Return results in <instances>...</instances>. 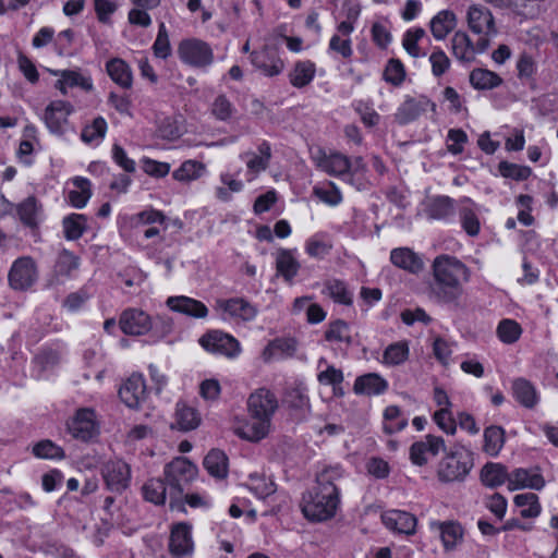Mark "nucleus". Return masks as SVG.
Wrapping results in <instances>:
<instances>
[{"label":"nucleus","mask_w":558,"mask_h":558,"mask_svg":"<svg viewBox=\"0 0 558 558\" xmlns=\"http://www.w3.org/2000/svg\"><path fill=\"white\" fill-rule=\"evenodd\" d=\"M341 475L339 468H327L317 474L316 485L303 495L301 502V509L306 519L322 522L336 514L340 496L335 482Z\"/></svg>","instance_id":"obj_1"},{"label":"nucleus","mask_w":558,"mask_h":558,"mask_svg":"<svg viewBox=\"0 0 558 558\" xmlns=\"http://www.w3.org/2000/svg\"><path fill=\"white\" fill-rule=\"evenodd\" d=\"M432 269V294L440 302L457 305L464 291L463 283L470 280L469 268L456 257L442 254L434 259Z\"/></svg>","instance_id":"obj_2"},{"label":"nucleus","mask_w":558,"mask_h":558,"mask_svg":"<svg viewBox=\"0 0 558 558\" xmlns=\"http://www.w3.org/2000/svg\"><path fill=\"white\" fill-rule=\"evenodd\" d=\"M197 473V466L184 457H178L166 464L163 474L169 487L170 499H179L196 478Z\"/></svg>","instance_id":"obj_3"},{"label":"nucleus","mask_w":558,"mask_h":558,"mask_svg":"<svg viewBox=\"0 0 558 558\" xmlns=\"http://www.w3.org/2000/svg\"><path fill=\"white\" fill-rule=\"evenodd\" d=\"M473 468V457L470 451L464 448H458L446 454L438 465L437 475L439 481L461 482L470 473Z\"/></svg>","instance_id":"obj_4"},{"label":"nucleus","mask_w":558,"mask_h":558,"mask_svg":"<svg viewBox=\"0 0 558 558\" xmlns=\"http://www.w3.org/2000/svg\"><path fill=\"white\" fill-rule=\"evenodd\" d=\"M178 53L183 62L196 68L208 66L214 60L210 46L199 39L183 40L179 45Z\"/></svg>","instance_id":"obj_5"},{"label":"nucleus","mask_w":558,"mask_h":558,"mask_svg":"<svg viewBox=\"0 0 558 558\" xmlns=\"http://www.w3.org/2000/svg\"><path fill=\"white\" fill-rule=\"evenodd\" d=\"M201 345L208 352L234 357L240 352V343L232 336L219 330H213L201 337Z\"/></svg>","instance_id":"obj_6"},{"label":"nucleus","mask_w":558,"mask_h":558,"mask_svg":"<svg viewBox=\"0 0 558 558\" xmlns=\"http://www.w3.org/2000/svg\"><path fill=\"white\" fill-rule=\"evenodd\" d=\"M9 284L14 290H26L37 280L36 264L31 257L17 258L9 271Z\"/></svg>","instance_id":"obj_7"},{"label":"nucleus","mask_w":558,"mask_h":558,"mask_svg":"<svg viewBox=\"0 0 558 558\" xmlns=\"http://www.w3.org/2000/svg\"><path fill=\"white\" fill-rule=\"evenodd\" d=\"M102 477L108 489L122 493L130 485L131 468L121 460L109 461L102 468Z\"/></svg>","instance_id":"obj_8"},{"label":"nucleus","mask_w":558,"mask_h":558,"mask_svg":"<svg viewBox=\"0 0 558 558\" xmlns=\"http://www.w3.org/2000/svg\"><path fill=\"white\" fill-rule=\"evenodd\" d=\"M469 28L478 35L495 36L498 31L492 12L481 4H472L466 12Z\"/></svg>","instance_id":"obj_9"},{"label":"nucleus","mask_w":558,"mask_h":558,"mask_svg":"<svg viewBox=\"0 0 558 558\" xmlns=\"http://www.w3.org/2000/svg\"><path fill=\"white\" fill-rule=\"evenodd\" d=\"M73 106L63 100L50 102L44 114V120L51 133L61 135L65 132L68 125V117L72 113Z\"/></svg>","instance_id":"obj_10"},{"label":"nucleus","mask_w":558,"mask_h":558,"mask_svg":"<svg viewBox=\"0 0 558 558\" xmlns=\"http://www.w3.org/2000/svg\"><path fill=\"white\" fill-rule=\"evenodd\" d=\"M250 417H260L270 421L278 408L274 393L267 389H258L247 400Z\"/></svg>","instance_id":"obj_11"},{"label":"nucleus","mask_w":558,"mask_h":558,"mask_svg":"<svg viewBox=\"0 0 558 558\" xmlns=\"http://www.w3.org/2000/svg\"><path fill=\"white\" fill-rule=\"evenodd\" d=\"M169 550L174 558H182L192 555L194 550V543L192 539L190 524L181 522L172 526L169 539Z\"/></svg>","instance_id":"obj_12"},{"label":"nucleus","mask_w":558,"mask_h":558,"mask_svg":"<svg viewBox=\"0 0 558 558\" xmlns=\"http://www.w3.org/2000/svg\"><path fill=\"white\" fill-rule=\"evenodd\" d=\"M119 325L125 335L142 336L147 333L151 328L150 317L137 308H128L122 312Z\"/></svg>","instance_id":"obj_13"},{"label":"nucleus","mask_w":558,"mask_h":558,"mask_svg":"<svg viewBox=\"0 0 558 558\" xmlns=\"http://www.w3.org/2000/svg\"><path fill=\"white\" fill-rule=\"evenodd\" d=\"M428 107H430L432 111H436V104L425 96L407 98L395 114L396 121L399 124H408L416 120Z\"/></svg>","instance_id":"obj_14"},{"label":"nucleus","mask_w":558,"mask_h":558,"mask_svg":"<svg viewBox=\"0 0 558 558\" xmlns=\"http://www.w3.org/2000/svg\"><path fill=\"white\" fill-rule=\"evenodd\" d=\"M94 417L95 414L93 410H78L73 420L68 424L69 432L76 439L84 441L90 439L96 432Z\"/></svg>","instance_id":"obj_15"},{"label":"nucleus","mask_w":558,"mask_h":558,"mask_svg":"<svg viewBox=\"0 0 558 558\" xmlns=\"http://www.w3.org/2000/svg\"><path fill=\"white\" fill-rule=\"evenodd\" d=\"M121 400L129 408H136L146 397V386L142 375L133 374L119 390Z\"/></svg>","instance_id":"obj_16"},{"label":"nucleus","mask_w":558,"mask_h":558,"mask_svg":"<svg viewBox=\"0 0 558 558\" xmlns=\"http://www.w3.org/2000/svg\"><path fill=\"white\" fill-rule=\"evenodd\" d=\"M445 449V441L441 437L427 435L425 441H416L410 448V459L416 465H424L427 462L426 453L437 456Z\"/></svg>","instance_id":"obj_17"},{"label":"nucleus","mask_w":558,"mask_h":558,"mask_svg":"<svg viewBox=\"0 0 558 558\" xmlns=\"http://www.w3.org/2000/svg\"><path fill=\"white\" fill-rule=\"evenodd\" d=\"M391 263L410 274L417 275L424 269V262L420 255L409 247H397L390 253Z\"/></svg>","instance_id":"obj_18"},{"label":"nucleus","mask_w":558,"mask_h":558,"mask_svg":"<svg viewBox=\"0 0 558 558\" xmlns=\"http://www.w3.org/2000/svg\"><path fill=\"white\" fill-rule=\"evenodd\" d=\"M383 523L389 530L401 534H413L415 532L416 519L409 512L391 510L381 515Z\"/></svg>","instance_id":"obj_19"},{"label":"nucleus","mask_w":558,"mask_h":558,"mask_svg":"<svg viewBox=\"0 0 558 558\" xmlns=\"http://www.w3.org/2000/svg\"><path fill=\"white\" fill-rule=\"evenodd\" d=\"M216 304L219 310L229 316L243 320H252L257 314L255 306L242 298L217 300Z\"/></svg>","instance_id":"obj_20"},{"label":"nucleus","mask_w":558,"mask_h":558,"mask_svg":"<svg viewBox=\"0 0 558 558\" xmlns=\"http://www.w3.org/2000/svg\"><path fill=\"white\" fill-rule=\"evenodd\" d=\"M167 305L174 312L182 313L195 318H205L208 308L204 303L187 296H170Z\"/></svg>","instance_id":"obj_21"},{"label":"nucleus","mask_w":558,"mask_h":558,"mask_svg":"<svg viewBox=\"0 0 558 558\" xmlns=\"http://www.w3.org/2000/svg\"><path fill=\"white\" fill-rule=\"evenodd\" d=\"M251 59L253 65L267 76L278 75L284 68L283 61L267 48L252 52Z\"/></svg>","instance_id":"obj_22"},{"label":"nucleus","mask_w":558,"mask_h":558,"mask_svg":"<svg viewBox=\"0 0 558 558\" xmlns=\"http://www.w3.org/2000/svg\"><path fill=\"white\" fill-rule=\"evenodd\" d=\"M201 423L199 413L185 402H178L174 412V422L171 424L172 428L182 432L195 429Z\"/></svg>","instance_id":"obj_23"},{"label":"nucleus","mask_w":558,"mask_h":558,"mask_svg":"<svg viewBox=\"0 0 558 558\" xmlns=\"http://www.w3.org/2000/svg\"><path fill=\"white\" fill-rule=\"evenodd\" d=\"M545 481L539 473H530L526 469H517L509 474L508 488L517 490L520 488L529 487L532 489H542Z\"/></svg>","instance_id":"obj_24"},{"label":"nucleus","mask_w":558,"mask_h":558,"mask_svg":"<svg viewBox=\"0 0 558 558\" xmlns=\"http://www.w3.org/2000/svg\"><path fill=\"white\" fill-rule=\"evenodd\" d=\"M258 153L255 154L252 151H247L242 157H246V167L250 174H252V178L248 180H253L259 172L265 171L268 166L271 158V149L270 145L267 142H263L258 146Z\"/></svg>","instance_id":"obj_25"},{"label":"nucleus","mask_w":558,"mask_h":558,"mask_svg":"<svg viewBox=\"0 0 558 558\" xmlns=\"http://www.w3.org/2000/svg\"><path fill=\"white\" fill-rule=\"evenodd\" d=\"M388 388V383L376 373H368L356 378L354 391L362 395H380Z\"/></svg>","instance_id":"obj_26"},{"label":"nucleus","mask_w":558,"mask_h":558,"mask_svg":"<svg viewBox=\"0 0 558 558\" xmlns=\"http://www.w3.org/2000/svg\"><path fill=\"white\" fill-rule=\"evenodd\" d=\"M317 165L328 174L336 177L348 174L352 168L350 159L340 153L324 155Z\"/></svg>","instance_id":"obj_27"},{"label":"nucleus","mask_w":558,"mask_h":558,"mask_svg":"<svg viewBox=\"0 0 558 558\" xmlns=\"http://www.w3.org/2000/svg\"><path fill=\"white\" fill-rule=\"evenodd\" d=\"M270 421L260 417H251V420L242 426L235 428V434L250 441H259L269 432Z\"/></svg>","instance_id":"obj_28"},{"label":"nucleus","mask_w":558,"mask_h":558,"mask_svg":"<svg viewBox=\"0 0 558 558\" xmlns=\"http://www.w3.org/2000/svg\"><path fill=\"white\" fill-rule=\"evenodd\" d=\"M481 481L485 486L495 488L509 483V473L504 464L487 462L481 470Z\"/></svg>","instance_id":"obj_29"},{"label":"nucleus","mask_w":558,"mask_h":558,"mask_svg":"<svg viewBox=\"0 0 558 558\" xmlns=\"http://www.w3.org/2000/svg\"><path fill=\"white\" fill-rule=\"evenodd\" d=\"M452 54L462 62H472L475 59V48L469 35L456 32L451 38Z\"/></svg>","instance_id":"obj_30"},{"label":"nucleus","mask_w":558,"mask_h":558,"mask_svg":"<svg viewBox=\"0 0 558 558\" xmlns=\"http://www.w3.org/2000/svg\"><path fill=\"white\" fill-rule=\"evenodd\" d=\"M512 392L515 400L527 409H533L538 402L535 387L524 378L513 380Z\"/></svg>","instance_id":"obj_31"},{"label":"nucleus","mask_w":558,"mask_h":558,"mask_svg":"<svg viewBox=\"0 0 558 558\" xmlns=\"http://www.w3.org/2000/svg\"><path fill=\"white\" fill-rule=\"evenodd\" d=\"M277 274L290 282L298 275L300 264L292 254V251L280 248L276 254Z\"/></svg>","instance_id":"obj_32"},{"label":"nucleus","mask_w":558,"mask_h":558,"mask_svg":"<svg viewBox=\"0 0 558 558\" xmlns=\"http://www.w3.org/2000/svg\"><path fill=\"white\" fill-rule=\"evenodd\" d=\"M456 14L450 10H444L432 19L430 32L436 39L441 40L456 27Z\"/></svg>","instance_id":"obj_33"},{"label":"nucleus","mask_w":558,"mask_h":558,"mask_svg":"<svg viewBox=\"0 0 558 558\" xmlns=\"http://www.w3.org/2000/svg\"><path fill=\"white\" fill-rule=\"evenodd\" d=\"M203 465L216 478H225L228 474V458L221 450H210L205 457Z\"/></svg>","instance_id":"obj_34"},{"label":"nucleus","mask_w":558,"mask_h":558,"mask_svg":"<svg viewBox=\"0 0 558 558\" xmlns=\"http://www.w3.org/2000/svg\"><path fill=\"white\" fill-rule=\"evenodd\" d=\"M316 68L312 61H298L289 74L290 83L298 88L308 85L315 76Z\"/></svg>","instance_id":"obj_35"},{"label":"nucleus","mask_w":558,"mask_h":558,"mask_svg":"<svg viewBox=\"0 0 558 558\" xmlns=\"http://www.w3.org/2000/svg\"><path fill=\"white\" fill-rule=\"evenodd\" d=\"M505 445V429L500 426L492 425L484 430V446L483 450L496 457Z\"/></svg>","instance_id":"obj_36"},{"label":"nucleus","mask_w":558,"mask_h":558,"mask_svg":"<svg viewBox=\"0 0 558 558\" xmlns=\"http://www.w3.org/2000/svg\"><path fill=\"white\" fill-rule=\"evenodd\" d=\"M426 214L430 219H447L454 214L453 199L448 196H437L429 201Z\"/></svg>","instance_id":"obj_37"},{"label":"nucleus","mask_w":558,"mask_h":558,"mask_svg":"<svg viewBox=\"0 0 558 558\" xmlns=\"http://www.w3.org/2000/svg\"><path fill=\"white\" fill-rule=\"evenodd\" d=\"M107 72L117 84L123 88L132 85V73L129 65L122 59H112L107 63Z\"/></svg>","instance_id":"obj_38"},{"label":"nucleus","mask_w":558,"mask_h":558,"mask_svg":"<svg viewBox=\"0 0 558 558\" xmlns=\"http://www.w3.org/2000/svg\"><path fill=\"white\" fill-rule=\"evenodd\" d=\"M167 492H169L168 484L161 478H151L143 486L145 499L155 505L165 504Z\"/></svg>","instance_id":"obj_39"},{"label":"nucleus","mask_w":558,"mask_h":558,"mask_svg":"<svg viewBox=\"0 0 558 558\" xmlns=\"http://www.w3.org/2000/svg\"><path fill=\"white\" fill-rule=\"evenodd\" d=\"M502 80L495 72L474 69L470 74V83L476 89H492L501 84Z\"/></svg>","instance_id":"obj_40"},{"label":"nucleus","mask_w":558,"mask_h":558,"mask_svg":"<svg viewBox=\"0 0 558 558\" xmlns=\"http://www.w3.org/2000/svg\"><path fill=\"white\" fill-rule=\"evenodd\" d=\"M73 184L77 190L69 192V202L76 208H83L92 196L90 182L82 177H76Z\"/></svg>","instance_id":"obj_41"},{"label":"nucleus","mask_w":558,"mask_h":558,"mask_svg":"<svg viewBox=\"0 0 558 558\" xmlns=\"http://www.w3.org/2000/svg\"><path fill=\"white\" fill-rule=\"evenodd\" d=\"M440 531V537L446 549H452L462 539L463 530L462 526L457 522H441L438 523Z\"/></svg>","instance_id":"obj_42"},{"label":"nucleus","mask_w":558,"mask_h":558,"mask_svg":"<svg viewBox=\"0 0 558 558\" xmlns=\"http://www.w3.org/2000/svg\"><path fill=\"white\" fill-rule=\"evenodd\" d=\"M64 236L68 240L80 239L86 230V217L81 214H72L63 219Z\"/></svg>","instance_id":"obj_43"},{"label":"nucleus","mask_w":558,"mask_h":558,"mask_svg":"<svg viewBox=\"0 0 558 558\" xmlns=\"http://www.w3.org/2000/svg\"><path fill=\"white\" fill-rule=\"evenodd\" d=\"M463 203H466L468 205H464L460 208V220L462 228L469 235L475 236L480 232L481 225L478 217L474 209L470 206L471 201L469 198H465Z\"/></svg>","instance_id":"obj_44"},{"label":"nucleus","mask_w":558,"mask_h":558,"mask_svg":"<svg viewBox=\"0 0 558 558\" xmlns=\"http://www.w3.org/2000/svg\"><path fill=\"white\" fill-rule=\"evenodd\" d=\"M514 504L522 508L521 515L523 518H535L539 514L541 506L538 498L533 493L519 494L514 497Z\"/></svg>","instance_id":"obj_45"},{"label":"nucleus","mask_w":558,"mask_h":558,"mask_svg":"<svg viewBox=\"0 0 558 558\" xmlns=\"http://www.w3.org/2000/svg\"><path fill=\"white\" fill-rule=\"evenodd\" d=\"M325 338L330 342H344L348 345L352 343V337L349 325L341 320H335L325 332Z\"/></svg>","instance_id":"obj_46"},{"label":"nucleus","mask_w":558,"mask_h":558,"mask_svg":"<svg viewBox=\"0 0 558 558\" xmlns=\"http://www.w3.org/2000/svg\"><path fill=\"white\" fill-rule=\"evenodd\" d=\"M521 333V326L513 319H504L497 327V335L500 341L507 344L518 341Z\"/></svg>","instance_id":"obj_47"},{"label":"nucleus","mask_w":558,"mask_h":558,"mask_svg":"<svg viewBox=\"0 0 558 558\" xmlns=\"http://www.w3.org/2000/svg\"><path fill=\"white\" fill-rule=\"evenodd\" d=\"M328 295L337 303L351 305L352 294L348 291L343 281L332 279L326 282Z\"/></svg>","instance_id":"obj_48"},{"label":"nucleus","mask_w":558,"mask_h":558,"mask_svg":"<svg viewBox=\"0 0 558 558\" xmlns=\"http://www.w3.org/2000/svg\"><path fill=\"white\" fill-rule=\"evenodd\" d=\"M37 202L35 197H27L23 203H21L17 207V214L20 216L21 221L31 228L36 227L37 225Z\"/></svg>","instance_id":"obj_49"},{"label":"nucleus","mask_w":558,"mask_h":558,"mask_svg":"<svg viewBox=\"0 0 558 558\" xmlns=\"http://www.w3.org/2000/svg\"><path fill=\"white\" fill-rule=\"evenodd\" d=\"M107 132V122L102 117H97L93 120L92 124L86 125L81 134L85 143H93L105 137Z\"/></svg>","instance_id":"obj_50"},{"label":"nucleus","mask_w":558,"mask_h":558,"mask_svg":"<svg viewBox=\"0 0 558 558\" xmlns=\"http://www.w3.org/2000/svg\"><path fill=\"white\" fill-rule=\"evenodd\" d=\"M408 354V345L404 342H396L385 350L384 362L389 365H399L407 360Z\"/></svg>","instance_id":"obj_51"},{"label":"nucleus","mask_w":558,"mask_h":558,"mask_svg":"<svg viewBox=\"0 0 558 558\" xmlns=\"http://www.w3.org/2000/svg\"><path fill=\"white\" fill-rule=\"evenodd\" d=\"M78 267V257L68 250H63L57 259L54 270L58 275L70 276Z\"/></svg>","instance_id":"obj_52"},{"label":"nucleus","mask_w":558,"mask_h":558,"mask_svg":"<svg viewBox=\"0 0 558 558\" xmlns=\"http://www.w3.org/2000/svg\"><path fill=\"white\" fill-rule=\"evenodd\" d=\"M204 170L202 163L187 160L182 163V166L173 172V178L181 182H187L191 180H195L201 175V172Z\"/></svg>","instance_id":"obj_53"},{"label":"nucleus","mask_w":558,"mask_h":558,"mask_svg":"<svg viewBox=\"0 0 558 558\" xmlns=\"http://www.w3.org/2000/svg\"><path fill=\"white\" fill-rule=\"evenodd\" d=\"M283 403L294 410H305L308 409L310 407L308 398L305 395V390L304 388L301 387H294L287 390L283 398Z\"/></svg>","instance_id":"obj_54"},{"label":"nucleus","mask_w":558,"mask_h":558,"mask_svg":"<svg viewBox=\"0 0 558 558\" xmlns=\"http://www.w3.org/2000/svg\"><path fill=\"white\" fill-rule=\"evenodd\" d=\"M499 172L505 178H511L517 181L525 180L531 174L529 167L519 166L508 161H501L499 163Z\"/></svg>","instance_id":"obj_55"},{"label":"nucleus","mask_w":558,"mask_h":558,"mask_svg":"<svg viewBox=\"0 0 558 558\" xmlns=\"http://www.w3.org/2000/svg\"><path fill=\"white\" fill-rule=\"evenodd\" d=\"M33 453L38 458L54 459L63 458V450L50 440H41L33 448Z\"/></svg>","instance_id":"obj_56"},{"label":"nucleus","mask_w":558,"mask_h":558,"mask_svg":"<svg viewBox=\"0 0 558 558\" xmlns=\"http://www.w3.org/2000/svg\"><path fill=\"white\" fill-rule=\"evenodd\" d=\"M156 57L166 59L171 53V47L168 38V33L163 23H160L157 38L153 46Z\"/></svg>","instance_id":"obj_57"},{"label":"nucleus","mask_w":558,"mask_h":558,"mask_svg":"<svg viewBox=\"0 0 558 558\" xmlns=\"http://www.w3.org/2000/svg\"><path fill=\"white\" fill-rule=\"evenodd\" d=\"M424 35H425V31L420 27L415 28V29H410L404 34L402 44H403L404 49L407 50V52L410 56L417 58L421 54L418 46H417V41L421 38H423Z\"/></svg>","instance_id":"obj_58"},{"label":"nucleus","mask_w":558,"mask_h":558,"mask_svg":"<svg viewBox=\"0 0 558 558\" xmlns=\"http://www.w3.org/2000/svg\"><path fill=\"white\" fill-rule=\"evenodd\" d=\"M211 112L217 119L225 121L232 116L233 106L225 95H219L213 102Z\"/></svg>","instance_id":"obj_59"},{"label":"nucleus","mask_w":558,"mask_h":558,"mask_svg":"<svg viewBox=\"0 0 558 558\" xmlns=\"http://www.w3.org/2000/svg\"><path fill=\"white\" fill-rule=\"evenodd\" d=\"M432 72L435 76H441L450 66V60L441 49H436L429 57Z\"/></svg>","instance_id":"obj_60"},{"label":"nucleus","mask_w":558,"mask_h":558,"mask_svg":"<svg viewBox=\"0 0 558 558\" xmlns=\"http://www.w3.org/2000/svg\"><path fill=\"white\" fill-rule=\"evenodd\" d=\"M434 421L447 434L453 435L456 433V420L452 417L449 409L441 408L439 411L435 412Z\"/></svg>","instance_id":"obj_61"},{"label":"nucleus","mask_w":558,"mask_h":558,"mask_svg":"<svg viewBox=\"0 0 558 558\" xmlns=\"http://www.w3.org/2000/svg\"><path fill=\"white\" fill-rule=\"evenodd\" d=\"M447 141L450 142L447 148L450 153L458 155L463 150V144L468 141L466 133L461 129H451L448 132Z\"/></svg>","instance_id":"obj_62"},{"label":"nucleus","mask_w":558,"mask_h":558,"mask_svg":"<svg viewBox=\"0 0 558 558\" xmlns=\"http://www.w3.org/2000/svg\"><path fill=\"white\" fill-rule=\"evenodd\" d=\"M385 80L393 85H399L404 78V68L399 60H389L385 70Z\"/></svg>","instance_id":"obj_63"},{"label":"nucleus","mask_w":558,"mask_h":558,"mask_svg":"<svg viewBox=\"0 0 558 558\" xmlns=\"http://www.w3.org/2000/svg\"><path fill=\"white\" fill-rule=\"evenodd\" d=\"M248 487L258 498L262 499L271 495L276 490L275 484L271 481L267 482L258 476L251 477V484Z\"/></svg>","instance_id":"obj_64"}]
</instances>
